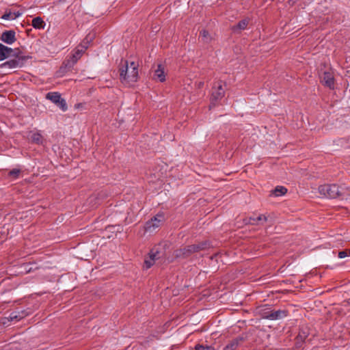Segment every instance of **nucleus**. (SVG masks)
Segmentation results:
<instances>
[{
  "instance_id": "4",
  "label": "nucleus",
  "mask_w": 350,
  "mask_h": 350,
  "mask_svg": "<svg viewBox=\"0 0 350 350\" xmlns=\"http://www.w3.org/2000/svg\"><path fill=\"white\" fill-rule=\"evenodd\" d=\"M224 84L221 81L214 83L212 88L210 108L215 107L217 102L225 95Z\"/></svg>"
},
{
  "instance_id": "26",
  "label": "nucleus",
  "mask_w": 350,
  "mask_h": 350,
  "mask_svg": "<svg viewBox=\"0 0 350 350\" xmlns=\"http://www.w3.org/2000/svg\"><path fill=\"white\" fill-rule=\"evenodd\" d=\"M21 170L18 169H13L8 172V176L14 179H16L19 176Z\"/></svg>"
},
{
  "instance_id": "27",
  "label": "nucleus",
  "mask_w": 350,
  "mask_h": 350,
  "mask_svg": "<svg viewBox=\"0 0 350 350\" xmlns=\"http://www.w3.org/2000/svg\"><path fill=\"white\" fill-rule=\"evenodd\" d=\"M349 254L348 250H345L339 252L338 254V256L340 258H343L347 257Z\"/></svg>"
},
{
  "instance_id": "9",
  "label": "nucleus",
  "mask_w": 350,
  "mask_h": 350,
  "mask_svg": "<svg viewBox=\"0 0 350 350\" xmlns=\"http://www.w3.org/2000/svg\"><path fill=\"white\" fill-rule=\"evenodd\" d=\"M164 221L163 213H158L150 220L148 221L145 225V230L147 232H152L159 227L161 223Z\"/></svg>"
},
{
  "instance_id": "6",
  "label": "nucleus",
  "mask_w": 350,
  "mask_h": 350,
  "mask_svg": "<svg viewBox=\"0 0 350 350\" xmlns=\"http://www.w3.org/2000/svg\"><path fill=\"white\" fill-rule=\"evenodd\" d=\"M85 52V46L78 45L71 53L69 57L64 62L65 66L72 68Z\"/></svg>"
},
{
  "instance_id": "15",
  "label": "nucleus",
  "mask_w": 350,
  "mask_h": 350,
  "mask_svg": "<svg viewBox=\"0 0 350 350\" xmlns=\"http://www.w3.org/2000/svg\"><path fill=\"white\" fill-rule=\"evenodd\" d=\"M27 315H29V313L25 310L14 311L10 314L8 319L10 321H20Z\"/></svg>"
},
{
  "instance_id": "18",
  "label": "nucleus",
  "mask_w": 350,
  "mask_h": 350,
  "mask_svg": "<svg viewBox=\"0 0 350 350\" xmlns=\"http://www.w3.org/2000/svg\"><path fill=\"white\" fill-rule=\"evenodd\" d=\"M22 15V12L20 11L6 10L1 18L3 20H14Z\"/></svg>"
},
{
  "instance_id": "11",
  "label": "nucleus",
  "mask_w": 350,
  "mask_h": 350,
  "mask_svg": "<svg viewBox=\"0 0 350 350\" xmlns=\"http://www.w3.org/2000/svg\"><path fill=\"white\" fill-rule=\"evenodd\" d=\"M0 39L8 44H12L16 40V32L14 30L5 31L1 33Z\"/></svg>"
},
{
  "instance_id": "25",
  "label": "nucleus",
  "mask_w": 350,
  "mask_h": 350,
  "mask_svg": "<svg viewBox=\"0 0 350 350\" xmlns=\"http://www.w3.org/2000/svg\"><path fill=\"white\" fill-rule=\"evenodd\" d=\"M194 350H215V348L212 345L197 344L194 347Z\"/></svg>"
},
{
  "instance_id": "20",
  "label": "nucleus",
  "mask_w": 350,
  "mask_h": 350,
  "mask_svg": "<svg viewBox=\"0 0 350 350\" xmlns=\"http://www.w3.org/2000/svg\"><path fill=\"white\" fill-rule=\"evenodd\" d=\"M21 59L19 58H14V59H10V60L4 62L1 65V67L8 68H14L21 66Z\"/></svg>"
},
{
  "instance_id": "30",
  "label": "nucleus",
  "mask_w": 350,
  "mask_h": 350,
  "mask_svg": "<svg viewBox=\"0 0 350 350\" xmlns=\"http://www.w3.org/2000/svg\"><path fill=\"white\" fill-rule=\"evenodd\" d=\"M348 252H349V254H350V250Z\"/></svg>"
},
{
  "instance_id": "12",
  "label": "nucleus",
  "mask_w": 350,
  "mask_h": 350,
  "mask_svg": "<svg viewBox=\"0 0 350 350\" xmlns=\"http://www.w3.org/2000/svg\"><path fill=\"white\" fill-rule=\"evenodd\" d=\"M310 334V329L307 326H302L299 329V334L296 337V346L301 347V343L304 342Z\"/></svg>"
},
{
  "instance_id": "3",
  "label": "nucleus",
  "mask_w": 350,
  "mask_h": 350,
  "mask_svg": "<svg viewBox=\"0 0 350 350\" xmlns=\"http://www.w3.org/2000/svg\"><path fill=\"white\" fill-rule=\"evenodd\" d=\"M260 314L262 319H268L271 321L280 320L286 318L288 315V311L287 310H273L271 308L265 305L260 310Z\"/></svg>"
},
{
  "instance_id": "21",
  "label": "nucleus",
  "mask_w": 350,
  "mask_h": 350,
  "mask_svg": "<svg viewBox=\"0 0 350 350\" xmlns=\"http://www.w3.org/2000/svg\"><path fill=\"white\" fill-rule=\"evenodd\" d=\"M45 22L43 21V19L40 17V16H38V17H36L34 18L33 20H32V22H31V25L35 28V29H44V27H45Z\"/></svg>"
},
{
  "instance_id": "1",
  "label": "nucleus",
  "mask_w": 350,
  "mask_h": 350,
  "mask_svg": "<svg viewBox=\"0 0 350 350\" xmlns=\"http://www.w3.org/2000/svg\"><path fill=\"white\" fill-rule=\"evenodd\" d=\"M120 80L126 86H131L138 79V64L135 62H121L120 68Z\"/></svg>"
},
{
  "instance_id": "24",
  "label": "nucleus",
  "mask_w": 350,
  "mask_h": 350,
  "mask_svg": "<svg viewBox=\"0 0 350 350\" xmlns=\"http://www.w3.org/2000/svg\"><path fill=\"white\" fill-rule=\"evenodd\" d=\"M287 189L283 186H277L274 190L272 191L273 194L275 196H282L286 194Z\"/></svg>"
},
{
  "instance_id": "19",
  "label": "nucleus",
  "mask_w": 350,
  "mask_h": 350,
  "mask_svg": "<svg viewBox=\"0 0 350 350\" xmlns=\"http://www.w3.org/2000/svg\"><path fill=\"white\" fill-rule=\"evenodd\" d=\"M248 24H249V19L244 18V19L240 21L236 25H234L233 27H232V30L234 33L239 32L241 30L245 29L247 28Z\"/></svg>"
},
{
  "instance_id": "13",
  "label": "nucleus",
  "mask_w": 350,
  "mask_h": 350,
  "mask_svg": "<svg viewBox=\"0 0 350 350\" xmlns=\"http://www.w3.org/2000/svg\"><path fill=\"white\" fill-rule=\"evenodd\" d=\"M152 79L159 82H164L165 81V66L163 64H157V68L154 71Z\"/></svg>"
},
{
  "instance_id": "29",
  "label": "nucleus",
  "mask_w": 350,
  "mask_h": 350,
  "mask_svg": "<svg viewBox=\"0 0 350 350\" xmlns=\"http://www.w3.org/2000/svg\"><path fill=\"white\" fill-rule=\"evenodd\" d=\"M75 106H76V107H79V104H77V105H76Z\"/></svg>"
},
{
  "instance_id": "7",
  "label": "nucleus",
  "mask_w": 350,
  "mask_h": 350,
  "mask_svg": "<svg viewBox=\"0 0 350 350\" xmlns=\"http://www.w3.org/2000/svg\"><path fill=\"white\" fill-rule=\"evenodd\" d=\"M163 256V252L159 250V247H154L148 253V256L145 258L144 267L150 269L157 260Z\"/></svg>"
},
{
  "instance_id": "16",
  "label": "nucleus",
  "mask_w": 350,
  "mask_h": 350,
  "mask_svg": "<svg viewBox=\"0 0 350 350\" xmlns=\"http://www.w3.org/2000/svg\"><path fill=\"white\" fill-rule=\"evenodd\" d=\"M267 220V217L265 215H259L257 217H250L247 223L251 225L263 224Z\"/></svg>"
},
{
  "instance_id": "14",
  "label": "nucleus",
  "mask_w": 350,
  "mask_h": 350,
  "mask_svg": "<svg viewBox=\"0 0 350 350\" xmlns=\"http://www.w3.org/2000/svg\"><path fill=\"white\" fill-rule=\"evenodd\" d=\"M14 50L0 43V61L12 56Z\"/></svg>"
},
{
  "instance_id": "22",
  "label": "nucleus",
  "mask_w": 350,
  "mask_h": 350,
  "mask_svg": "<svg viewBox=\"0 0 350 350\" xmlns=\"http://www.w3.org/2000/svg\"><path fill=\"white\" fill-rule=\"evenodd\" d=\"M31 140L33 143L36 144H43L44 143V137L40 132H36L32 133L31 136Z\"/></svg>"
},
{
  "instance_id": "10",
  "label": "nucleus",
  "mask_w": 350,
  "mask_h": 350,
  "mask_svg": "<svg viewBox=\"0 0 350 350\" xmlns=\"http://www.w3.org/2000/svg\"><path fill=\"white\" fill-rule=\"evenodd\" d=\"M334 75L330 71H325L321 77V83L330 90L334 89Z\"/></svg>"
},
{
  "instance_id": "23",
  "label": "nucleus",
  "mask_w": 350,
  "mask_h": 350,
  "mask_svg": "<svg viewBox=\"0 0 350 350\" xmlns=\"http://www.w3.org/2000/svg\"><path fill=\"white\" fill-rule=\"evenodd\" d=\"M241 340L240 338H234L231 340L227 345H226L223 350H235L239 344V342Z\"/></svg>"
},
{
  "instance_id": "8",
  "label": "nucleus",
  "mask_w": 350,
  "mask_h": 350,
  "mask_svg": "<svg viewBox=\"0 0 350 350\" xmlns=\"http://www.w3.org/2000/svg\"><path fill=\"white\" fill-rule=\"evenodd\" d=\"M46 98L55 104L62 111L68 109L66 100L57 92H51L46 94Z\"/></svg>"
},
{
  "instance_id": "17",
  "label": "nucleus",
  "mask_w": 350,
  "mask_h": 350,
  "mask_svg": "<svg viewBox=\"0 0 350 350\" xmlns=\"http://www.w3.org/2000/svg\"><path fill=\"white\" fill-rule=\"evenodd\" d=\"M213 38L211 34L206 29L200 31L199 40L204 44H209Z\"/></svg>"
},
{
  "instance_id": "2",
  "label": "nucleus",
  "mask_w": 350,
  "mask_h": 350,
  "mask_svg": "<svg viewBox=\"0 0 350 350\" xmlns=\"http://www.w3.org/2000/svg\"><path fill=\"white\" fill-rule=\"evenodd\" d=\"M210 247V243L208 241H204L176 250L174 252V256L176 258H187L193 254L207 250Z\"/></svg>"
},
{
  "instance_id": "28",
  "label": "nucleus",
  "mask_w": 350,
  "mask_h": 350,
  "mask_svg": "<svg viewBox=\"0 0 350 350\" xmlns=\"http://www.w3.org/2000/svg\"><path fill=\"white\" fill-rule=\"evenodd\" d=\"M91 41V39L90 40H88V38L86 37L81 44H79V45H82L83 46H85V51L87 50V49L88 48V44L90 43V42Z\"/></svg>"
},
{
  "instance_id": "5",
  "label": "nucleus",
  "mask_w": 350,
  "mask_h": 350,
  "mask_svg": "<svg viewBox=\"0 0 350 350\" xmlns=\"http://www.w3.org/2000/svg\"><path fill=\"white\" fill-rule=\"evenodd\" d=\"M319 191L325 197L332 199H335L342 195L339 186L336 184L320 185L319 187Z\"/></svg>"
}]
</instances>
